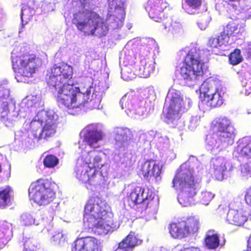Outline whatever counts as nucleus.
Here are the masks:
<instances>
[{"instance_id":"obj_1","label":"nucleus","mask_w":251,"mask_h":251,"mask_svg":"<svg viewBox=\"0 0 251 251\" xmlns=\"http://www.w3.org/2000/svg\"><path fill=\"white\" fill-rule=\"evenodd\" d=\"M72 67L64 62L54 64L50 69L46 77V82L50 88L56 92V100L58 104L68 109L84 106L90 100V86H75L68 83L73 78Z\"/></svg>"},{"instance_id":"obj_2","label":"nucleus","mask_w":251,"mask_h":251,"mask_svg":"<svg viewBox=\"0 0 251 251\" xmlns=\"http://www.w3.org/2000/svg\"><path fill=\"white\" fill-rule=\"evenodd\" d=\"M83 219L89 223L99 235L111 231L114 225L112 214L106 209L105 203L99 196L90 197L84 206Z\"/></svg>"},{"instance_id":"obj_3","label":"nucleus","mask_w":251,"mask_h":251,"mask_svg":"<svg viewBox=\"0 0 251 251\" xmlns=\"http://www.w3.org/2000/svg\"><path fill=\"white\" fill-rule=\"evenodd\" d=\"M94 151H89L79 158L75 168V176L79 181L91 185H97L103 183L104 176L102 173L96 170L101 168V157L98 155L92 154Z\"/></svg>"},{"instance_id":"obj_4","label":"nucleus","mask_w":251,"mask_h":251,"mask_svg":"<svg viewBox=\"0 0 251 251\" xmlns=\"http://www.w3.org/2000/svg\"><path fill=\"white\" fill-rule=\"evenodd\" d=\"M172 183L174 188L181 191V194L178 197L180 204L183 206L191 205L198 190V182L194 176L193 171L189 168H179L173 179Z\"/></svg>"},{"instance_id":"obj_5","label":"nucleus","mask_w":251,"mask_h":251,"mask_svg":"<svg viewBox=\"0 0 251 251\" xmlns=\"http://www.w3.org/2000/svg\"><path fill=\"white\" fill-rule=\"evenodd\" d=\"M73 21L77 29L86 35H94L96 32L99 36H103L108 31V26L103 19L91 10L86 9L74 14Z\"/></svg>"},{"instance_id":"obj_6","label":"nucleus","mask_w":251,"mask_h":251,"mask_svg":"<svg viewBox=\"0 0 251 251\" xmlns=\"http://www.w3.org/2000/svg\"><path fill=\"white\" fill-rule=\"evenodd\" d=\"M203 66L201 50L196 47H192L182 61L179 74L186 82L196 83L203 75Z\"/></svg>"},{"instance_id":"obj_7","label":"nucleus","mask_w":251,"mask_h":251,"mask_svg":"<svg viewBox=\"0 0 251 251\" xmlns=\"http://www.w3.org/2000/svg\"><path fill=\"white\" fill-rule=\"evenodd\" d=\"M11 59L14 72L27 78L33 77L43 64L42 59L38 55L27 52H12Z\"/></svg>"},{"instance_id":"obj_8","label":"nucleus","mask_w":251,"mask_h":251,"mask_svg":"<svg viewBox=\"0 0 251 251\" xmlns=\"http://www.w3.org/2000/svg\"><path fill=\"white\" fill-rule=\"evenodd\" d=\"M54 186V183L48 179H38L31 183L28 188L29 196L38 204L47 205L55 198Z\"/></svg>"},{"instance_id":"obj_9","label":"nucleus","mask_w":251,"mask_h":251,"mask_svg":"<svg viewBox=\"0 0 251 251\" xmlns=\"http://www.w3.org/2000/svg\"><path fill=\"white\" fill-rule=\"evenodd\" d=\"M210 128L216 141L221 144L232 145L235 137V129L226 117H217L211 122Z\"/></svg>"},{"instance_id":"obj_10","label":"nucleus","mask_w":251,"mask_h":251,"mask_svg":"<svg viewBox=\"0 0 251 251\" xmlns=\"http://www.w3.org/2000/svg\"><path fill=\"white\" fill-rule=\"evenodd\" d=\"M199 221L195 217H190L185 220H177L168 225L169 233L175 239H181L196 233L199 228Z\"/></svg>"},{"instance_id":"obj_11","label":"nucleus","mask_w":251,"mask_h":251,"mask_svg":"<svg viewBox=\"0 0 251 251\" xmlns=\"http://www.w3.org/2000/svg\"><path fill=\"white\" fill-rule=\"evenodd\" d=\"M201 88L203 91L200 93V98L205 102L211 108L220 107L224 103V92L221 88H217L214 84L204 82Z\"/></svg>"},{"instance_id":"obj_12","label":"nucleus","mask_w":251,"mask_h":251,"mask_svg":"<svg viewBox=\"0 0 251 251\" xmlns=\"http://www.w3.org/2000/svg\"><path fill=\"white\" fill-rule=\"evenodd\" d=\"M126 201L130 207L137 206L138 208L146 210L155 204V201L151 195L145 193L144 188L135 187L126 197Z\"/></svg>"},{"instance_id":"obj_13","label":"nucleus","mask_w":251,"mask_h":251,"mask_svg":"<svg viewBox=\"0 0 251 251\" xmlns=\"http://www.w3.org/2000/svg\"><path fill=\"white\" fill-rule=\"evenodd\" d=\"M169 4L166 0H148L145 9L149 17L157 22H162L168 17Z\"/></svg>"},{"instance_id":"obj_14","label":"nucleus","mask_w":251,"mask_h":251,"mask_svg":"<svg viewBox=\"0 0 251 251\" xmlns=\"http://www.w3.org/2000/svg\"><path fill=\"white\" fill-rule=\"evenodd\" d=\"M42 123L39 121L32 122L30 124V128L32 130L33 136L38 140L45 139L48 140L52 137L56 132V126L55 123L51 120L48 119L45 121L42 128L38 133L37 130L40 128L39 125Z\"/></svg>"},{"instance_id":"obj_15","label":"nucleus","mask_w":251,"mask_h":251,"mask_svg":"<svg viewBox=\"0 0 251 251\" xmlns=\"http://www.w3.org/2000/svg\"><path fill=\"white\" fill-rule=\"evenodd\" d=\"M9 90L3 86H0V120L6 126H13L14 122L7 117L9 112V105L12 101Z\"/></svg>"},{"instance_id":"obj_16","label":"nucleus","mask_w":251,"mask_h":251,"mask_svg":"<svg viewBox=\"0 0 251 251\" xmlns=\"http://www.w3.org/2000/svg\"><path fill=\"white\" fill-rule=\"evenodd\" d=\"M72 251H102L100 242L92 237L76 239L74 242Z\"/></svg>"},{"instance_id":"obj_17","label":"nucleus","mask_w":251,"mask_h":251,"mask_svg":"<svg viewBox=\"0 0 251 251\" xmlns=\"http://www.w3.org/2000/svg\"><path fill=\"white\" fill-rule=\"evenodd\" d=\"M184 105L183 98L179 95L174 93L170 100V103L167 113L165 114L166 122L169 123L176 118Z\"/></svg>"},{"instance_id":"obj_18","label":"nucleus","mask_w":251,"mask_h":251,"mask_svg":"<svg viewBox=\"0 0 251 251\" xmlns=\"http://www.w3.org/2000/svg\"><path fill=\"white\" fill-rule=\"evenodd\" d=\"M162 167L155 160H147L141 165L140 173L145 178L157 177L160 176Z\"/></svg>"},{"instance_id":"obj_19","label":"nucleus","mask_w":251,"mask_h":251,"mask_svg":"<svg viewBox=\"0 0 251 251\" xmlns=\"http://www.w3.org/2000/svg\"><path fill=\"white\" fill-rule=\"evenodd\" d=\"M136 57L134 54L126 55L125 58L126 65L122 69V77L129 81L134 79L137 75V67L135 66Z\"/></svg>"},{"instance_id":"obj_20","label":"nucleus","mask_w":251,"mask_h":251,"mask_svg":"<svg viewBox=\"0 0 251 251\" xmlns=\"http://www.w3.org/2000/svg\"><path fill=\"white\" fill-rule=\"evenodd\" d=\"M130 130L127 128L117 127L115 129L114 139L115 144L118 149H126L131 140L129 136Z\"/></svg>"},{"instance_id":"obj_21","label":"nucleus","mask_w":251,"mask_h":251,"mask_svg":"<svg viewBox=\"0 0 251 251\" xmlns=\"http://www.w3.org/2000/svg\"><path fill=\"white\" fill-rule=\"evenodd\" d=\"M103 134L100 130L87 129L84 136V141L90 147H99L98 142L102 140Z\"/></svg>"},{"instance_id":"obj_22","label":"nucleus","mask_w":251,"mask_h":251,"mask_svg":"<svg viewBox=\"0 0 251 251\" xmlns=\"http://www.w3.org/2000/svg\"><path fill=\"white\" fill-rule=\"evenodd\" d=\"M210 167L212 175L216 179L222 180L226 167L222 159L219 158H212L210 161Z\"/></svg>"},{"instance_id":"obj_23","label":"nucleus","mask_w":251,"mask_h":251,"mask_svg":"<svg viewBox=\"0 0 251 251\" xmlns=\"http://www.w3.org/2000/svg\"><path fill=\"white\" fill-rule=\"evenodd\" d=\"M244 29L241 27L239 24L234 21H230L226 26H224L223 30L221 33L228 43L231 37H235L238 35H241Z\"/></svg>"},{"instance_id":"obj_24","label":"nucleus","mask_w":251,"mask_h":251,"mask_svg":"<svg viewBox=\"0 0 251 251\" xmlns=\"http://www.w3.org/2000/svg\"><path fill=\"white\" fill-rule=\"evenodd\" d=\"M140 243L134 232L129 234L120 242L115 251H132L133 249Z\"/></svg>"},{"instance_id":"obj_25","label":"nucleus","mask_w":251,"mask_h":251,"mask_svg":"<svg viewBox=\"0 0 251 251\" xmlns=\"http://www.w3.org/2000/svg\"><path fill=\"white\" fill-rule=\"evenodd\" d=\"M226 220L230 224L241 226L247 221V217L241 210L231 209L228 211Z\"/></svg>"},{"instance_id":"obj_26","label":"nucleus","mask_w":251,"mask_h":251,"mask_svg":"<svg viewBox=\"0 0 251 251\" xmlns=\"http://www.w3.org/2000/svg\"><path fill=\"white\" fill-rule=\"evenodd\" d=\"M237 151L241 157L251 160V136L244 137L240 140Z\"/></svg>"},{"instance_id":"obj_27","label":"nucleus","mask_w":251,"mask_h":251,"mask_svg":"<svg viewBox=\"0 0 251 251\" xmlns=\"http://www.w3.org/2000/svg\"><path fill=\"white\" fill-rule=\"evenodd\" d=\"M138 67L137 75L141 77L147 78L150 76L154 70L155 66L151 60H147L143 58L140 60Z\"/></svg>"},{"instance_id":"obj_28","label":"nucleus","mask_w":251,"mask_h":251,"mask_svg":"<svg viewBox=\"0 0 251 251\" xmlns=\"http://www.w3.org/2000/svg\"><path fill=\"white\" fill-rule=\"evenodd\" d=\"M12 225L5 220H0V242L7 243L11 236Z\"/></svg>"},{"instance_id":"obj_29","label":"nucleus","mask_w":251,"mask_h":251,"mask_svg":"<svg viewBox=\"0 0 251 251\" xmlns=\"http://www.w3.org/2000/svg\"><path fill=\"white\" fill-rule=\"evenodd\" d=\"M228 43L222 33L211 36L207 40V45L211 49H218L226 46Z\"/></svg>"},{"instance_id":"obj_30","label":"nucleus","mask_w":251,"mask_h":251,"mask_svg":"<svg viewBox=\"0 0 251 251\" xmlns=\"http://www.w3.org/2000/svg\"><path fill=\"white\" fill-rule=\"evenodd\" d=\"M164 28L173 34L179 33L182 30L181 25L176 21H174L170 17H166L162 22Z\"/></svg>"},{"instance_id":"obj_31","label":"nucleus","mask_w":251,"mask_h":251,"mask_svg":"<svg viewBox=\"0 0 251 251\" xmlns=\"http://www.w3.org/2000/svg\"><path fill=\"white\" fill-rule=\"evenodd\" d=\"M204 242L205 246L209 250H215L220 245V238L216 233L212 235L207 234L205 236Z\"/></svg>"},{"instance_id":"obj_32","label":"nucleus","mask_w":251,"mask_h":251,"mask_svg":"<svg viewBox=\"0 0 251 251\" xmlns=\"http://www.w3.org/2000/svg\"><path fill=\"white\" fill-rule=\"evenodd\" d=\"M11 188L6 186L0 190V208H4L10 202Z\"/></svg>"},{"instance_id":"obj_33","label":"nucleus","mask_w":251,"mask_h":251,"mask_svg":"<svg viewBox=\"0 0 251 251\" xmlns=\"http://www.w3.org/2000/svg\"><path fill=\"white\" fill-rule=\"evenodd\" d=\"M241 83L245 89L246 95L251 94V70L246 72L241 77Z\"/></svg>"},{"instance_id":"obj_34","label":"nucleus","mask_w":251,"mask_h":251,"mask_svg":"<svg viewBox=\"0 0 251 251\" xmlns=\"http://www.w3.org/2000/svg\"><path fill=\"white\" fill-rule=\"evenodd\" d=\"M43 165L48 168H53L59 163V159L52 154H48L44 158Z\"/></svg>"},{"instance_id":"obj_35","label":"nucleus","mask_w":251,"mask_h":251,"mask_svg":"<svg viewBox=\"0 0 251 251\" xmlns=\"http://www.w3.org/2000/svg\"><path fill=\"white\" fill-rule=\"evenodd\" d=\"M34 14V11L33 8L26 5L23 6L21 14L22 23H23L25 22V24H26L28 21L32 19Z\"/></svg>"},{"instance_id":"obj_36","label":"nucleus","mask_w":251,"mask_h":251,"mask_svg":"<svg viewBox=\"0 0 251 251\" xmlns=\"http://www.w3.org/2000/svg\"><path fill=\"white\" fill-rule=\"evenodd\" d=\"M229 63L232 65H236L243 60L241 51L239 49H236L234 51L230 53L229 56Z\"/></svg>"},{"instance_id":"obj_37","label":"nucleus","mask_w":251,"mask_h":251,"mask_svg":"<svg viewBox=\"0 0 251 251\" xmlns=\"http://www.w3.org/2000/svg\"><path fill=\"white\" fill-rule=\"evenodd\" d=\"M51 242L54 245L63 246L67 242L66 236L61 232H57L52 236Z\"/></svg>"},{"instance_id":"obj_38","label":"nucleus","mask_w":251,"mask_h":251,"mask_svg":"<svg viewBox=\"0 0 251 251\" xmlns=\"http://www.w3.org/2000/svg\"><path fill=\"white\" fill-rule=\"evenodd\" d=\"M24 247L25 251H38L39 250L36 242L31 238L25 240Z\"/></svg>"},{"instance_id":"obj_39","label":"nucleus","mask_w":251,"mask_h":251,"mask_svg":"<svg viewBox=\"0 0 251 251\" xmlns=\"http://www.w3.org/2000/svg\"><path fill=\"white\" fill-rule=\"evenodd\" d=\"M214 197V195L212 193L208 191L201 192L200 196L201 202L204 205H207Z\"/></svg>"},{"instance_id":"obj_40","label":"nucleus","mask_w":251,"mask_h":251,"mask_svg":"<svg viewBox=\"0 0 251 251\" xmlns=\"http://www.w3.org/2000/svg\"><path fill=\"white\" fill-rule=\"evenodd\" d=\"M241 175L243 177L248 178L251 177V166L246 163L241 166Z\"/></svg>"},{"instance_id":"obj_41","label":"nucleus","mask_w":251,"mask_h":251,"mask_svg":"<svg viewBox=\"0 0 251 251\" xmlns=\"http://www.w3.org/2000/svg\"><path fill=\"white\" fill-rule=\"evenodd\" d=\"M185 3L192 9L199 8L201 5L202 0H184Z\"/></svg>"},{"instance_id":"obj_42","label":"nucleus","mask_w":251,"mask_h":251,"mask_svg":"<svg viewBox=\"0 0 251 251\" xmlns=\"http://www.w3.org/2000/svg\"><path fill=\"white\" fill-rule=\"evenodd\" d=\"M244 200L247 204L251 207V186L246 189Z\"/></svg>"},{"instance_id":"obj_43","label":"nucleus","mask_w":251,"mask_h":251,"mask_svg":"<svg viewBox=\"0 0 251 251\" xmlns=\"http://www.w3.org/2000/svg\"><path fill=\"white\" fill-rule=\"evenodd\" d=\"M227 5V8L229 10H236L237 9L238 6L239 4L237 2H225Z\"/></svg>"},{"instance_id":"obj_44","label":"nucleus","mask_w":251,"mask_h":251,"mask_svg":"<svg viewBox=\"0 0 251 251\" xmlns=\"http://www.w3.org/2000/svg\"><path fill=\"white\" fill-rule=\"evenodd\" d=\"M179 251H201L200 249L197 247H190L187 248H183Z\"/></svg>"},{"instance_id":"obj_45","label":"nucleus","mask_w":251,"mask_h":251,"mask_svg":"<svg viewBox=\"0 0 251 251\" xmlns=\"http://www.w3.org/2000/svg\"><path fill=\"white\" fill-rule=\"evenodd\" d=\"M45 226L43 229L44 230H47V231H49L50 230H51L52 228V224L51 223V220H50L47 224H44Z\"/></svg>"},{"instance_id":"obj_46","label":"nucleus","mask_w":251,"mask_h":251,"mask_svg":"<svg viewBox=\"0 0 251 251\" xmlns=\"http://www.w3.org/2000/svg\"><path fill=\"white\" fill-rule=\"evenodd\" d=\"M245 53L248 58H251V46L245 49Z\"/></svg>"},{"instance_id":"obj_47","label":"nucleus","mask_w":251,"mask_h":251,"mask_svg":"<svg viewBox=\"0 0 251 251\" xmlns=\"http://www.w3.org/2000/svg\"><path fill=\"white\" fill-rule=\"evenodd\" d=\"M243 251H251V235L248 241V246L247 250Z\"/></svg>"},{"instance_id":"obj_48","label":"nucleus","mask_w":251,"mask_h":251,"mask_svg":"<svg viewBox=\"0 0 251 251\" xmlns=\"http://www.w3.org/2000/svg\"><path fill=\"white\" fill-rule=\"evenodd\" d=\"M225 2H234L239 4L240 0H224Z\"/></svg>"},{"instance_id":"obj_49","label":"nucleus","mask_w":251,"mask_h":251,"mask_svg":"<svg viewBox=\"0 0 251 251\" xmlns=\"http://www.w3.org/2000/svg\"><path fill=\"white\" fill-rule=\"evenodd\" d=\"M183 52H185V50H181L178 51V53L179 56H181L183 55Z\"/></svg>"}]
</instances>
